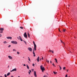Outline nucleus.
Returning a JSON list of instances; mask_svg holds the SVG:
<instances>
[{
	"instance_id": "obj_3",
	"label": "nucleus",
	"mask_w": 77,
	"mask_h": 77,
	"mask_svg": "<svg viewBox=\"0 0 77 77\" xmlns=\"http://www.w3.org/2000/svg\"><path fill=\"white\" fill-rule=\"evenodd\" d=\"M17 39L19 40H20L21 41H23V39L21 38V37L20 36H19V37H17Z\"/></svg>"
},
{
	"instance_id": "obj_33",
	"label": "nucleus",
	"mask_w": 77,
	"mask_h": 77,
	"mask_svg": "<svg viewBox=\"0 0 77 77\" xmlns=\"http://www.w3.org/2000/svg\"><path fill=\"white\" fill-rule=\"evenodd\" d=\"M29 71L30 72H32V71H31V70H29Z\"/></svg>"
},
{
	"instance_id": "obj_29",
	"label": "nucleus",
	"mask_w": 77,
	"mask_h": 77,
	"mask_svg": "<svg viewBox=\"0 0 77 77\" xmlns=\"http://www.w3.org/2000/svg\"><path fill=\"white\" fill-rule=\"evenodd\" d=\"M65 68H66V67H64L63 68V69H64V70H65Z\"/></svg>"
},
{
	"instance_id": "obj_34",
	"label": "nucleus",
	"mask_w": 77,
	"mask_h": 77,
	"mask_svg": "<svg viewBox=\"0 0 77 77\" xmlns=\"http://www.w3.org/2000/svg\"><path fill=\"white\" fill-rule=\"evenodd\" d=\"M63 32H65V30L63 29Z\"/></svg>"
},
{
	"instance_id": "obj_10",
	"label": "nucleus",
	"mask_w": 77,
	"mask_h": 77,
	"mask_svg": "<svg viewBox=\"0 0 77 77\" xmlns=\"http://www.w3.org/2000/svg\"><path fill=\"white\" fill-rule=\"evenodd\" d=\"M7 39H12V37H7L6 38Z\"/></svg>"
},
{
	"instance_id": "obj_15",
	"label": "nucleus",
	"mask_w": 77,
	"mask_h": 77,
	"mask_svg": "<svg viewBox=\"0 0 77 77\" xmlns=\"http://www.w3.org/2000/svg\"><path fill=\"white\" fill-rule=\"evenodd\" d=\"M10 72L8 73H7V76H8V75H10Z\"/></svg>"
},
{
	"instance_id": "obj_19",
	"label": "nucleus",
	"mask_w": 77,
	"mask_h": 77,
	"mask_svg": "<svg viewBox=\"0 0 77 77\" xmlns=\"http://www.w3.org/2000/svg\"><path fill=\"white\" fill-rule=\"evenodd\" d=\"M60 41H61V43H63V44L64 45H65V43L63 42H62V40H61Z\"/></svg>"
},
{
	"instance_id": "obj_4",
	"label": "nucleus",
	"mask_w": 77,
	"mask_h": 77,
	"mask_svg": "<svg viewBox=\"0 0 77 77\" xmlns=\"http://www.w3.org/2000/svg\"><path fill=\"white\" fill-rule=\"evenodd\" d=\"M12 44H17V42L15 41H12L11 42Z\"/></svg>"
},
{
	"instance_id": "obj_47",
	"label": "nucleus",
	"mask_w": 77,
	"mask_h": 77,
	"mask_svg": "<svg viewBox=\"0 0 77 77\" xmlns=\"http://www.w3.org/2000/svg\"><path fill=\"white\" fill-rule=\"evenodd\" d=\"M10 71H11V72H12V70H11Z\"/></svg>"
},
{
	"instance_id": "obj_50",
	"label": "nucleus",
	"mask_w": 77,
	"mask_h": 77,
	"mask_svg": "<svg viewBox=\"0 0 77 77\" xmlns=\"http://www.w3.org/2000/svg\"><path fill=\"white\" fill-rule=\"evenodd\" d=\"M69 7L70 6V5H69Z\"/></svg>"
},
{
	"instance_id": "obj_31",
	"label": "nucleus",
	"mask_w": 77,
	"mask_h": 77,
	"mask_svg": "<svg viewBox=\"0 0 77 77\" xmlns=\"http://www.w3.org/2000/svg\"><path fill=\"white\" fill-rule=\"evenodd\" d=\"M32 72H33L34 71V69H32Z\"/></svg>"
},
{
	"instance_id": "obj_41",
	"label": "nucleus",
	"mask_w": 77,
	"mask_h": 77,
	"mask_svg": "<svg viewBox=\"0 0 77 77\" xmlns=\"http://www.w3.org/2000/svg\"><path fill=\"white\" fill-rule=\"evenodd\" d=\"M42 60H43V57H42Z\"/></svg>"
},
{
	"instance_id": "obj_24",
	"label": "nucleus",
	"mask_w": 77,
	"mask_h": 77,
	"mask_svg": "<svg viewBox=\"0 0 77 77\" xmlns=\"http://www.w3.org/2000/svg\"><path fill=\"white\" fill-rule=\"evenodd\" d=\"M20 29H23V27H22V26H20Z\"/></svg>"
},
{
	"instance_id": "obj_22",
	"label": "nucleus",
	"mask_w": 77,
	"mask_h": 77,
	"mask_svg": "<svg viewBox=\"0 0 77 77\" xmlns=\"http://www.w3.org/2000/svg\"><path fill=\"white\" fill-rule=\"evenodd\" d=\"M55 60H56V62L57 63V59H56V58H55Z\"/></svg>"
},
{
	"instance_id": "obj_7",
	"label": "nucleus",
	"mask_w": 77,
	"mask_h": 77,
	"mask_svg": "<svg viewBox=\"0 0 77 77\" xmlns=\"http://www.w3.org/2000/svg\"><path fill=\"white\" fill-rule=\"evenodd\" d=\"M28 50H29L30 51H32V49L31 48L29 47L28 48Z\"/></svg>"
},
{
	"instance_id": "obj_53",
	"label": "nucleus",
	"mask_w": 77,
	"mask_h": 77,
	"mask_svg": "<svg viewBox=\"0 0 77 77\" xmlns=\"http://www.w3.org/2000/svg\"><path fill=\"white\" fill-rule=\"evenodd\" d=\"M59 31H60V30Z\"/></svg>"
},
{
	"instance_id": "obj_49",
	"label": "nucleus",
	"mask_w": 77,
	"mask_h": 77,
	"mask_svg": "<svg viewBox=\"0 0 77 77\" xmlns=\"http://www.w3.org/2000/svg\"><path fill=\"white\" fill-rule=\"evenodd\" d=\"M23 58H24V57H23Z\"/></svg>"
},
{
	"instance_id": "obj_26",
	"label": "nucleus",
	"mask_w": 77,
	"mask_h": 77,
	"mask_svg": "<svg viewBox=\"0 0 77 77\" xmlns=\"http://www.w3.org/2000/svg\"><path fill=\"white\" fill-rule=\"evenodd\" d=\"M52 65H53V66H55V67H56V66L54 64V63H53L52 64Z\"/></svg>"
},
{
	"instance_id": "obj_46",
	"label": "nucleus",
	"mask_w": 77,
	"mask_h": 77,
	"mask_svg": "<svg viewBox=\"0 0 77 77\" xmlns=\"http://www.w3.org/2000/svg\"><path fill=\"white\" fill-rule=\"evenodd\" d=\"M67 72H68V70H67Z\"/></svg>"
},
{
	"instance_id": "obj_1",
	"label": "nucleus",
	"mask_w": 77,
	"mask_h": 77,
	"mask_svg": "<svg viewBox=\"0 0 77 77\" xmlns=\"http://www.w3.org/2000/svg\"><path fill=\"white\" fill-rule=\"evenodd\" d=\"M33 44L34 46V50L35 51H36V45L35 44V43L34 41H33Z\"/></svg>"
},
{
	"instance_id": "obj_16",
	"label": "nucleus",
	"mask_w": 77,
	"mask_h": 77,
	"mask_svg": "<svg viewBox=\"0 0 77 77\" xmlns=\"http://www.w3.org/2000/svg\"><path fill=\"white\" fill-rule=\"evenodd\" d=\"M3 44H7V43H8V42H7L6 41H5L4 42H3Z\"/></svg>"
},
{
	"instance_id": "obj_35",
	"label": "nucleus",
	"mask_w": 77,
	"mask_h": 77,
	"mask_svg": "<svg viewBox=\"0 0 77 77\" xmlns=\"http://www.w3.org/2000/svg\"><path fill=\"white\" fill-rule=\"evenodd\" d=\"M47 62H48V63H49V60H47Z\"/></svg>"
},
{
	"instance_id": "obj_18",
	"label": "nucleus",
	"mask_w": 77,
	"mask_h": 77,
	"mask_svg": "<svg viewBox=\"0 0 77 77\" xmlns=\"http://www.w3.org/2000/svg\"><path fill=\"white\" fill-rule=\"evenodd\" d=\"M53 73H54V74H56L57 72H53Z\"/></svg>"
},
{
	"instance_id": "obj_28",
	"label": "nucleus",
	"mask_w": 77,
	"mask_h": 77,
	"mask_svg": "<svg viewBox=\"0 0 77 77\" xmlns=\"http://www.w3.org/2000/svg\"><path fill=\"white\" fill-rule=\"evenodd\" d=\"M17 54H20V52H19L18 51L17 52Z\"/></svg>"
},
{
	"instance_id": "obj_6",
	"label": "nucleus",
	"mask_w": 77,
	"mask_h": 77,
	"mask_svg": "<svg viewBox=\"0 0 77 77\" xmlns=\"http://www.w3.org/2000/svg\"><path fill=\"white\" fill-rule=\"evenodd\" d=\"M24 36L25 37V38H27V34H26V32H25L24 35Z\"/></svg>"
},
{
	"instance_id": "obj_14",
	"label": "nucleus",
	"mask_w": 77,
	"mask_h": 77,
	"mask_svg": "<svg viewBox=\"0 0 77 77\" xmlns=\"http://www.w3.org/2000/svg\"><path fill=\"white\" fill-rule=\"evenodd\" d=\"M26 65V67L28 69H29V66H28V65L27 64Z\"/></svg>"
},
{
	"instance_id": "obj_48",
	"label": "nucleus",
	"mask_w": 77,
	"mask_h": 77,
	"mask_svg": "<svg viewBox=\"0 0 77 77\" xmlns=\"http://www.w3.org/2000/svg\"><path fill=\"white\" fill-rule=\"evenodd\" d=\"M11 77H14V76H11Z\"/></svg>"
},
{
	"instance_id": "obj_52",
	"label": "nucleus",
	"mask_w": 77,
	"mask_h": 77,
	"mask_svg": "<svg viewBox=\"0 0 77 77\" xmlns=\"http://www.w3.org/2000/svg\"><path fill=\"white\" fill-rule=\"evenodd\" d=\"M2 35V34H0V35Z\"/></svg>"
},
{
	"instance_id": "obj_51",
	"label": "nucleus",
	"mask_w": 77,
	"mask_h": 77,
	"mask_svg": "<svg viewBox=\"0 0 77 77\" xmlns=\"http://www.w3.org/2000/svg\"><path fill=\"white\" fill-rule=\"evenodd\" d=\"M18 77H20V76H18Z\"/></svg>"
},
{
	"instance_id": "obj_27",
	"label": "nucleus",
	"mask_w": 77,
	"mask_h": 77,
	"mask_svg": "<svg viewBox=\"0 0 77 77\" xmlns=\"http://www.w3.org/2000/svg\"><path fill=\"white\" fill-rule=\"evenodd\" d=\"M11 47V45H10L8 46V48H10V47Z\"/></svg>"
},
{
	"instance_id": "obj_2",
	"label": "nucleus",
	"mask_w": 77,
	"mask_h": 77,
	"mask_svg": "<svg viewBox=\"0 0 77 77\" xmlns=\"http://www.w3.org/2000/svg\"><path fill=\"white\" fill-rule=\"evenodd\" d=\"M40 68L41 69V70H42V72H44V71L45 70V69L44 68V67L43 66H40Z\"/></svg>"
},
{
	"instance_id": "obj_42",
	"label": "nucleus",
	"mask_w": 77,
	"mask_h": 77,
	"mask_svg": "<svg viewBox=\"0 0 77 77\" xmlns=\"http://www.w3.org/2000/svg\"><path fill=\"white\" fill-rule=\"evenodd\" d=\"M43 77H46V75H45Z\"/></svg>"
},
{
	"instance_id": "obj_25",
	"label": "nucleus",
	"mask_w": 77,
	"mask_h": 77,
	"mask_svg": "<svg viewBox=\"0 0 77 77\" xmlns=\"http://www.w3.org/2000/svg\"><path fill=\"white\" fill-rule=\"evenodd\" d=\"M60 68V70H61L62 69V67L60 66H59Z\"/></svg>"
},
{
	"instance_id": "obj_30",
	"label": "nucleus",
	"mask_w": 77,
	"mask_h": 77,
	"mask_svg": "<svg viewBox=\"0 0 77 77\" xmlns=\"http://www.w3.org/2000/svg\"><path fill=\"white\" fill-rule=\"evenodd\" d=\"M4 76H5V77H7V75H6V74H5L4 75Z\"/></svg>"
},
{
	"instance_id": "obj_40",
	"label": "nucleus",
	"mask_w": 77,
	"mask_h": 77,
	"mask_svg": "<svg viewBox=\"0 0 77 77\" xmlns=\"http://www.w3.org/2000/svg\"><path fill=\"white\" fill-rule=\"evenodd\" d=\"M50 51V52H51V51H52L50 50V51Z\"/></svg>"
},
{
	"instance_id": "obj_8",
	"label": "nucleus",
	"mask_w": 77,
	"mask_h": 77,
	"mask_svg": "<svg viewBox=\"0 0 77 77\" xmlns=\"http://www.w3.org/2000/svg\"><path fill=\"white\" fill-rule=\"evenodd\" d=\"M35 49L33 50V54H34L33 56L34 57H35Z\"/></svg>"
},
{
	"instance_id": "obj_43",
	"label": "nucleus",
	"mask_w": 77,
	"mask_h": 77,
	"mask_svg": "<svg viewBox=\"0 0 77 77\" xmlns=\"http://www.w3.org/2000/svg\"><path fill=\"white\" fill-rule=\"evenodd\" d=\"M2 35H0V38L1 37H2Z\"/></svg>"
},
{
	"instance_id": "obj_17",
	"label": "nucleus",
	"mask_w": 77,
	"mask_h": 77,
	"mask_svg": "<svg viewBox=\"0 0 77 77\" xmlns=\"http://www.w3.org/2000/svg\"><path fill=\"white\" fill-rule=\"evenodd\" d=\"M28 60L29 61V62H31V61L30 60V58L29 57H28Z\"/></svg>"
},
{
	"instance_id": "obj_9",
	"label": "nucleus",
	"mask_w": 77,
	"mask_h": 77,
	"mask_svg": "<svg viewBox=\"0 0 77 77\" xmlns=\"http://www.w3.org/2000/svg\"><path fill=\"white\" fill-rule=\"evenodd\" d=\"M8 57L9 58V59H10L11 60H12V57L11 56H8Z\"/></svg>"
},
{
	"instance_id": "obj_54",
	"label": "nucleus",
	"mask_w": 77,
	"mask_h": 77,
	"mask_svg": "<svg viewBox=\"0 0 77 77\" xmlns=\"http://www.w3.org/2000/svg\"><path fill=\"white\" fill-rule=\"evenodd\" d=\"M47 77H48L47 76H46Z\"/></svg>"
},
{
	"instance_id": "obj_21",
	"label": "nucleus",
	"mask_w": 77,
	"mask_h": 77,
	"mask_svg": "<svg viewBox=\"0 0 77 77\" xmlns=\"http://www.w3.org/2000/svg\"><path fill=\"white\" fill-rule=\"evenodd\" d=\"M28 36L29 38H30V34L29 33H28Z\"/></svg>"
},
{
	"instance_id": "obj_5",
	"label": "nucleus",
	"mask_w": 77,
	"mask_h": 77,
	"mask_svg": "<svg viewBox=\"0 0 77 77\" xmlns=\"http://www.w3.org/2000/svg\"><path fill=\"white\" fill-rule=\"evenodd\" d=\"M34 75L35 77H37V75H36V71H34Z\"/></svg>"
},
{
	"instance_id": "obj_37",
	"label": "nucleus",
	"mask_w": 77,
	"mask_h": 77,
	"mask_svg": "<svg viewBox=\"0 0 77 77\" xmlns=\"http://www.w3.org/2000/svg\"><path fill=\"white\" fill-rule=\"evenodd\" d=\"M28 73H29V75L30 74V72H29Z\"/></svg>"
},
{
	"instance_id": "obj_13",
	"label": "nucleus",
	"mask_w": 77,
	"mask_h": 77,
	"mask_svg": "<svg viewBox=\"0 0 77 77\" xmlns=\"http://www.w3.org/2000/svg\"><path fill=\"white\" fill-rule=\"evenodd\" d=\"M4 30V28H0V30L1 31H3Z\"/></svg>"
},
{
	"instance_id": "obj_36",
	"label": "nucleus",
	"mask_w": 77,
	"mask_h": 77,
	"mask_svg": "<svg viewBox=\"0 0 77 77\" xmlns=\"http://www.w3.org/2000/svg\"><path fill=\"white\" fill-rule=\"evenodd\" d=\"M0 33H3V31L0 32Z\"/></svg>"
},
{
	"instance_id": "obj_38",
	"label": "nucleus",
	"mask_w": 77,
	"mask_h": 77,
	"mask_svg": "<svg viewBox=\"0 0 77 77\" xmlns=\"http://www.w3.org/2000/svg\"><path fill=\"white\" fill-rule=\"evenodd\" d=\"M23 66H26V64H23Z\"/></svg>"
},
{
	"instance_id": "obj_23",
	"label": "nucleus",
	"mask_w": 77,
	"mask_h": 77,
	"mask_svg": "<svg viewBox=\"0 0 77 77\" xmlns=\"http://www.w3.org/2000/svg\"><path fill=\"white\" fill-rule=\"evenodd\" d=\"M23 42L25 43L26 45H27V42H26V41H25L24 40H23Z\"/></svg>"
},
{
	"instance_id": "obj_11",
	"label": "nucleus",
	"mask_w": 77,
	"mask_h": 77,
	"mask_svg": "<svg viewBox=\"0 0 77 77\" xmlns=\"http://www.w3.org/2000/svg\"><path fill=\"white\" fill-rule=\"evenodd\" d=\"M17 71V69L14 68L12 70V71Z\"/></svg>"
},
{
	"instance_id": "obj_32",
	"label": "nucleus",
	"mask_w": 77,
	"mask_h": 77,
	"mask_svg": "<svg viewBox=\"0 0 77 77\" xmlns=\"http://www.w3.org/2000/svg\"><path fill=\"white\" fill-rule=\"evenodd\" d=\"M32 66H35V64L33 63V64H32Z\"/></svg>"
},
{
	"instance_id": "obj_39",
	"label": "nucleus",
	"mask_w": 77,
	"mask_h": 77,
	"mask_svg": "<svg viewBox=\"0 0 77 77\" xmlns=\"http://www.w3.org/2000/svg\"><path fill=\"white\" fill-rule=\"evenodd\" d=\"M52 53H54V52H53V51H52Z\"/></svg>"
},
{
	"instance_id": "obj_55",
	"label": "nucleus",
	"mask_w": 77,
	"mask_h": 77,
	"mask_svg": "<svg viewBox=\"0 0 77 77\" xmlns=\"http://www.w3.org/2000/svg\"><path fill=\"white\" fill-rule=\"evenodd\" d=\"M31 77H32V76H31Z\"/></svg>"
},
{
	"instance_id": "obj_12",
	"label": "nucleus",
	"mask_w": 77,
	"mask_h": 77,
	"mask_svg": "<svg viewBox=\"0 0 77 77\" xmlns=\"http://www.w3.org/2000/svg\"><path fill=\"white\" fill-rule=\"evenodd\" d=\"M37 62H39V57H38V58L37 59Z\"/></svg>"
},
{
	"instance_id": "obj_45",
	"label": "nucleus",
	"mask_w": 77,
	"mask_h": 77,
	"mask_svg": "<svg viewBox=\"0 0 77 77\" xmlns=\"http://www.w3.org/2000/svg\"><path fill=\"white\" fill-rule=\"evenodd\" d=\"M50 63H51V61H50Z\"/></svg>"
},
{
	"instance_id": "obj_20",
	"label": "nucleus",
	"mask_w": 77,
	"mask_h": 77,
	"mask_svg": "<svg viewBox=\"0 0 77 77\" xmlns=\"http://www.w3.org/2000/svg\"><path fill=\"white\" fill-rule=\"evenodd\" d=\"M13 51H17V50L15 49H13Z\"/></svg>"
},
{
	"instance_id": "obj_44",
	"label": "nucleus",
	"mask_w": 77,
	"mask_h": 77,
	"mask_svg": "<svg viewBox=\"0 0 77 77\" xmlns=\"http://www.w3.org/2000/svg\"><path fill=\"white\" fill-rule=\"evenodd\" d=\"M40 60H41V58H40Z\"/></svg>"
}]
</instances>
